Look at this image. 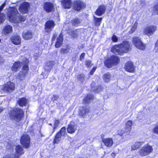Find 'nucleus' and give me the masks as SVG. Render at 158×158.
Masks as SVG:
<instances>
[{
  "instance_id": "1",
  "label": "nucleus",
  "mask_w": 158,
  "mask_h": 158,
  "mask_svg": "<svg viewBox=\"0 0 158 158\" xmlns=\"http://www.w3.org/2000/svg\"><path fill=\"white\" fill-rule=\"evenodd\" d=\"M7 16L11 22L14 23H19L25 20V18L22 16L16 8L14 7L9 8L7 13Z\"/></svg>"
},
{
  "instance_id": "2",
  "label": "nucleus",
  "mask_w": 158,
  "mask_h": 158,
  "mask_svg": "<svg viewBox=\"0 0 158 158\" xmlns=\"http://www.w3.org/2000/svg\"><path fill=\"white\" fill-rule=\"evenodd\" d=\"M29 63V60L27 59H24L23 63L20 62H15L12 66L11 70L12 71L17 72L19 69L20 68L21 65H23L22 71L20 72L19 74V77H22L25 76L29 70L28 64Z\"/></svg>"
},
{
  "instance_id": "3",
  "label": "nucleus",
  "mask_w": 158,
  "mask_h": 158,
  "mask_svg": "<svg viewBox=\"0 0 158 158\" xmlns=\"http://www.w3.org/2000/svg\"><path fill=\"white\" fill-rule=\"evenodd\" d=\"M24 112L23 110L19 108H16L12 110L10 115L14 120L16 122L19 121L23 117Z\"/></svg>"
},
{
  "instance_id": "4",
  "label": "nucleus",
  "mask_w": 158,
  "mask_h": 158,
  "mask_svg": "<svg viewBox=\"0 0 158 158\" xmlns=\"http://www.w3.org/2000/svg\"><path fill=\"white\" fill-rule=\"evenodd\" d=\"M153 151L152 147L149 145H146L144 146L139 150V154L141 156H147L152 152Z\"/></svg>"
},
{
  "instance_id": "5",
  "label": "nucleus",
  "mask_w": 158,
  "mask_h": 158,
  "mask_svg": "<svg viewBox=\"0 0 158 158\" xmlns=\"http://www.w3.org/2000/svg\"><path fill=\"white\" fill-rule=\"evenodd\" d=\"M67 135L65 127H63L55 136L53 141V143H59L62 137H65Z\"/></svg>"
},
{
  "instance_id": "6",
  "label": "nucleus",
  "mask_w": 158,
  "mask_h": 158,
  "mask_svg": "<svg viewBox=\"0 0 158 158\" xmlns=\"http://www.w3.org/2000/svg\"><path fill=\"white\" fill-rule=\"evenodd\" d=\"M72 8L74 10L80 12L85 7V4L81 1H75L72 3Z\"/></svg>"
},
{
  "instance_id": "7",
  "label": "nucleus",
  "mask_w": 158,
  "mask_h": 158,
  "mask_svg": "<svg viewBox=\"0 0 158 158\" xmlns=\"http://www.w3.org/2000/svg\"><path fill=\"white\" fill-rule=\"evenodd\" d=\"M119 60L118 57L115 56H112L109 59L105 62V64L108 67L110 68L112 65H117Z\"/></svg>"
},
{
  "instance_id": "8",
  "label": "nucleus",
  "mask_w": 158,
  "mask_h": 158,
  "mask_svg": "<svg viewBox=\"0 0 158 158\" xmlns=\"http://www.w3.org/2000/svg\"><path fill=\"white\" fill-rule=\"evenodd\" d=\"M20 143L23 147L25 148H28L30 145V138L27 134L23 135L21 137Z\"/></svg>"
},
{
  "instance_id": "9",
  "label": "nucleus",
  "mask_w": 158,
  "mask_h": 158,
  "mask_svg": "<svg viewBox=\"0 0 158 158\" xmlns=\"http://www.w3.org/2000/svg\"><path fill=\"white\" fill-rule=\"evenodd\" d=\"M120 45L123 53H127L131 49V44L130 42L128 41H123Z\"/></svg>"
},
{
  "instance_id": "10",
  "label": "nucleus",
  "mask_w": 158,
  "mask_h": 158,
  "mask_svg": "<svg viewBox=\"0 0 158 158\" xmlns=\"http://www.w3.org/2000/svg\"><path fill=\"white\" fill-rule=\"evenodd\" d=\"M55 26V23L52 20H49L47 21L45 24L44 29L45 32L50 33L53 29Z\"/></svg>"
},
{
  "instance_id": "11",
  "label": "nucleus",
  "mask_w": 158,
  "mask_h": 158,
  "mask_svg": "<svg viewBox=\"0 0 158 158\" xmlns=\"http://www.w3.org/2000/svg\"><path fill=\"white\" fill-rule=\"evenodd\" d=\"M43 7L45 11L47 13L53 12L55 9L54 5L50 2H46L44 4Z\"/></svg>"
},
{
  "instance_id": "12",
  "label": "nucleus",
  "mask_w": 158,
  "mask_h": 158,
  "mask_svg": "<svg viewBox=\"0 0 158 158\" xmlns=\"http://www.w3.org/2000/svg\"><path fill=\"white\" fill-rule=\"evenodd\" d=\"M157 27L156 26L151 25L147 27L144 29L145 34L148 36L153 34L156 31Z\"/></svg>"
},
{
  "instance_id": "13",
  "label": "nucleus",
  "mask_w": 158,
  "mask_h": 158,
  "mask_svg": "<svg viewBox=\"0 0 158 158\" xmlns=\"http://www.w3.org/2000/svg\"><path fill=\"white\" fill-rule=\"evenodd\" d=\"M15 89V85L14 83L10 82H8L3 87V90L6 92H11Z\"/></svg>"
},
{
  "instance_id": "14",
  "label": "nucleus",
  "mask_w": 158,
  "mask_h": 158,
  "mask_svg": "<svg viewBox=\"0 0 158 158\" xmlns=\"http://www.w3.org/2000/svg\"><path fill=\"white\" fill-rule=\"evenodd\" d=\"M111 51L116 54L122 55L123 54L120 44L115 45L113 46L111 49Z\"/></svg>"
},
{
  "instance_id": "15",
  "label": "nucleus",
  "mask_w": 158,
  "mask_h": 158,
  "mask_svg": "<svg viewBox=\"0 0 158 158\" xmlns=\"http://www.w3.org/2000/svg\"><path fill=\"white\" fill-rule=\"evenodd\" d=\"M29 3L27 2H25L20 6L19 9V11L23 13H26L28 10L29 6Z\"/></svg>"
},
{
  "instance_id": "16",
  "label": "nucleus",
  "mask_w": 158,
  "mask_h": 158,
  "mask_svg": "<svg viewBox=\"0 0 158 158\" xmlns=\"http://www.w3.org/2000/svg\"><path fill=\"white\" fill-rule=\"evenodd\" d=\"M125 69L126 70L132 73L134 71V66L131 61H128L125 64Z\"/></svg>"
},
{
  "instance_id": "17",
  "label": "nucleus",
  "mask_w": 158,
  "mask_h": 158,
  "mask_svg": "<svg viewBox=\"0 0 158 158\" xmlns=\"http://www.w3.org/2000/svg\"><path fill=\"white\" fill-rule=\"evenodd\" d=\"M89 111V108L86 106L80 108L79 114L80 116L84 117L87 114Z\"/></svg>"
},
{
  "instance_id": "18",
  "label": "nucleus",
  "mask_w": 158,
  "mask_h": 158,
  "mask_svg": "<svg viewBox=\"0 0 158 158\" xmlns=\"http://www.w3.org/2000/svg\"><path fill=\"white\" fill-rule=\"evenodd\" d=\"M16 154L14 155L15 158H18L20 155L23 153V149L19 145L17 146L15 148Z\"/></svg>"
},
{
  "instance_id": "19",
  "label": "nucleus",
  "mask_w": 158,
  "mask_h": 158,
  "mask_svg": "<svg viewBox=\"0 0 158 158\" xmlns=\"http://www.w3.org/2000/svg\"><path fill=\"white\" fill-rule=\"evenodd\" d=\"M63 34L61 33L57 38V41L55 44L56 48H59L62 45L63 43Z\"/></svg>"
},
{
  "instance_id": "20",
  "label": "nucleus",
  "mask_w": 158,
  "mask_h": 158,
  "mask_svg": "<svg viewBox=\"0 0 158 158\" xmlns=\"http://www.w3.org/2000/svg\"><path fill=\"white\" fill-rule=\"evenodd\" d=\"M106 10V7L105 6H100L96 10V14L99 16H101L104 13Z\"/></svg>"
},
{
  "instance_id": "21",
  "label": "nucleus",
  "mask_w": 158,
  "mask_h": 158,
  "mask_svg": "<svg viewBox=\"0 0 158 158\" xmlns=\"http://www.w3.org/2000/svg\"><path fill=\"white\" fill-rule=\"evenodd\" d=\"M102 140L105 145L107 147H110L113 144V141L111 138H103L102 139Z\"/></svg>"
},
{
  "instance_id": "22",
  "label": "nucleus",
  "mask_w": 158,
  "mask_h": 158,
  "mask_svg": "<svg viewBox=\"0 0 158 158\" xmlns=\"http://www.w3.org/2000/svg\"><path fill=\"white\" fill-rule=\"evenodd\" d=\"M12 30V26L9 25H7L3 28L2 33L4 35H6L11 32Z\"/></svg>"
},
{
  "instance_id": "23",
  "label": "nucleus",
  "mask_w": 158,
  "mask_h": 158,
  "mask_svg": "<svg viewBox=\"0 0 158 158\" xmlns=\"http://www.w3.org/2000/svg\"><path fill=\"white\" fill-rule=\"evenodd\" d=\"M54 64V62L53 61H48L47 62L44 68L45 70L49 72L52 69V66Z\"/></svg>"
},
{
  "instance_id": "24",
  "label": "nucleus",
  "mask_w": 158,
  "mask_h": 158,
  "mask_svg": "<svg viewBox=\"0 0 158 158\" xmlns=\"http://www.w3.org/2000/svg\"><path fill=\"white\" fill-rule=\"evenodd\" d=\"M21 38L20 37L17 35H14L11 39L12 42L14 44L17 45L20 44L21 43Z\"/></svg>"
},
{
  "instance_id": "25",
  "label": "nucleus",
  "mask_w": 158,
  "mask_h": 158,
  "mask_svg": "<svg viewBox=\"0 0 158 158\" xmlns=\"http://www.w3.org/2000/svg\"><path fill=\"white\" fill-rule=\"evenodd\" d=\"M77 125L76 123L71 122L70 124V133H74L77 130Z\"/></svg>"
},
{
  "instance_id": "26",
  "label": "nucleus",
  "mask_w": 158,
  "mask_h": 158,
  "mask_svg": "<svg viewBox=\"0 0 158 158\" xmlns=\"http://www.w3.org/2000/svg\"><path fill=\"white\" fill-rule=\"evenodd\" d=\"M132 125V122L131 120L128 121L126 123L125 130L126 131L127 134H130Z\"/></svg>"
},
{
  "instance_id": "27",
  "label": "nucleus",
  "mask_w": 158,
  "mask_h": 158,
  "mask_svg": "<svg viewBox=\"0 0 158 158\" xmlns=\"http://www.w3.org/2000/svg\"><path fill=\"white\" fill-rule=\"evenodd\" d=\"M32 33L31 31H27L23 34V38L25 40H29L31 39L33 36Z\"/></svg>"
},
{
  "instance_id": "28",
  "label": "nucleus",
  "mask_w": 158,
  "mask_h": 158,
  "mask_svg": "<svg viewBox=\"0 0 158 158\" xmlns=\"http://www.w3.org/2000/svg\"><path fill=\"white\" fill-rule=\"evenodd\" d=\"M72 25L75 26H78L81 22V20L79 19L76 18L71 20Z\"/></svg>"
},
{
  "instance_id": "29",
  "label": "nucleus",
  "mask_w": 158,
  "mask_h": 158,
  "mask_svg": "<svg viewBox=\"0 0 158 158\" xmlns=\"http://www.w3.org/2000/svg\"><path fill=\"white\" fill-rule=\"evenodd\" d=\"M141 41V38L139 37L135 36L132 39V42L135 47L137 46L138 45Z\"/></svg>"
},
{
  "instance_id": "30",
  "label": "nucleus",
  "mask_w": 158,
  "mask_h": 158,
  "mask_svg": "<svg viewBox=\"0 0 158 158\" xmlns=\"http://www.w3.org/2000/svg\"><path fill=\"white\" fill-rule=\"evenodd\" d=\"M94 98L93 95L91 94H88L84 98L83 101L85 103H88L90 102Z\"/></svg>"
},
{
  "instance_id": "31",
  "label": "nucleus",
  "mask_w": 158,
  "mask_h": 158,
  "mask_svg": "<svg viewBox=\"0 0 158 158\" xmlns=\"http://www.w3.org/2000/svg\"><path fill=\"white\" fill-rule=\"evenodd\" d=\"M102 78L105 82H109L110 80L111 75L109 73H107L104 74Z\"/></svg>"
},
{
  "instance_id": "32",
  "label": "nucleus",
  "mask_w": 158,
  "mask_h": 158,
  "mask_svg": "<svg viewBox=\"0 0 158 158\" xmlns=\"http://www.w3.org/2000/svg\"><path fill=\"white\" fill-rule=\"evenodd\" d=\"M77 78L78 82L82 83L85 80V76L83 74L81 73L77 76Z\"/></svg>"
},
{
  "instance_id": "33",
  "label": "nucleus",
  "mask_w": 158,
  "mask_h": 158,
  "mask_svg": "<svg viewBox=\"0 0 158 158\" xmlns=\"http://www.w3.org/2000/svg\"><path fill=\"white\" fill-rule=\"evenodd\" d=\"M27 100L24 98H20L18 102L19 105L21 106H25L27 103Z\"/></svg>"
},
{
  "instance_id": "34",
  "label": "nucleus",
  "mask_w": 158,
  "mask_h": 158,
  "mask_svg": "<svg viewBox=\"0 0 158 158\" xmlns=\"http://www.w3.org/2000/svg\"><path fill=\"white\" fill-rule=\"evenodd\" d=\"M135 47L138 49L144 51L146 49V45L141 41L140 42V43L137 46Z\"/></svg>"
},
{
  "instance_id": "35",
  "label": "nucleus",
  "mask_w": 158,
  "mask_h": 158,
  "mask_svg": "<svg viewBox=\"0 0 158 158\" xmlns=\"http://www.w3.org/2000/svg\"><path fill=\"white\" fill-rule=\"evenodd\" d=\"M94 84L95 83L94 82H93L91 84V85L92 88V90H95L97 93H98L100 91L102 90V87L101 85L98 86L97 87L96 89H95L94 87Z\"/></svg>"
},
{
  "instance_id": "36",
  "label": "nucleus",
  "mask_w": 158,
  "mask_h": 158,
  "mask_svg": "<svg viewBox=\"0 0 158 158\" xmlns=\"http://www.w3.org/2000/svg\"><path fill=\"white\" fill-rule=\"evenodd\" d=\"M62 3L65 8H69V0H63Z\"/></svg>"
},
{
  "instance_id": "37",
  "label": "nucleus",
  "mask_w": 158,
  "mask_h": 158,
  "mask_svg": "<svg viewBox=\"0 0 158 158\" xmlns=\"http://www.w3.org/2000/svg\"><path fill=\"white\" fill-rule=\"evenodd\" d=\"M142 144L141 142L136 143L131 147V149L133 150H136L138 149Z\"/></svg>"
},
{
  "instance_id": "38",
  "label": "nucleus",
  "mask_w": 158,
  "mask_h": 158,
  "mask_svg": "<svg viewBox=\"0 0 158 158\" xmlns=\"http://www.w3.org/2000/svg\"><path fill=\"white\" fill-rule=\"evenodd\" d=\"M117 134L120 135L121 136L123 135L126 136V135H128L129 134H127L126 131H123V130H119L117 131Z\"/></svg>"
},
{
  "instance_id": "39",
  "label": "nucleus",
  "mask_w": 158,
  "mask_h": 158,
  "mask_svg": "<svg viewBox=\"0 0 158 158\" xmlns=\"http://www.w3.org/2000/svg\"><path fill=\"white\" fill-rule=\"evenodd\" d=\"M102 19V18H95V24L96 26L100 25Z\"/></svg>"
},
{
  "instance_id": "40",
  "label": "nucleus",
  "mask_w": 158,
  "mask_h": 158,
  "mask_svg": "<svg viewBox=\"0 0 158 158\" xmlns=\"http://www.w3.org/2000/svg\"><path fill=\"white\" fill-rule=\"evenodd\" d=\"M152 10L154 14H158V3L156 4L152 8Z\"/></svg>"
},
{
  "instance_id": "41",
  "label": "nucleus",
  "mask_w": 158,
  "mask_h": 158,
  "mask_svg": "<svg viewBox=\"0 0 158 158\" xmlns=\"http://www.w3.org/2000/svg\"><path fill=\"white\" fill-rule=\"evenodd\" d=\"M85 64L88 68H90L93 64L92 62L89 60H86L85 62Z\"/></svg>"
},
{
  "instance_id": "42",
  "label": "nucleus",
  "mask_w": 158,
  "mask_h": 158,
  "mask_svg": "<svg viewBox=\"0 0 158 158\" xmlns=\"http://www.w3.org/2000/svg\"><path fill=\"white\" fill-rule=\"evenodd\" d=\"M78 33L77 31H74L72 32L71 35L73 38L77 37Z\"/></svg>"
},
{
  "instance_id": "43",
  "label": "nucleus",
  "mask_w": 158,
  "mask_h": 158,
  "mask_svg": "<svg viewBox=\"0 0 158 158\" xmlns=\"http://www.w3.org/2000/svg\"><path fill=\"white\" fill-rule=\"evenodd\" d=\"M137 23L136 22L132 26L131 29V31L130 32L131 33H132L135 31L137 27Z\"/></svg>"
},
{
  "instance_id": "44",
  "label": "nucleus",
  "mask_w": 158,
  "mask_h": 158,
  "mask_svg": "<svg viewBox=\"0 0 158 158\" xmlns=\"http://www.w3.org/2000/svg\"><path fill=\"white\" fill-rule=\"evenodd\" d=\"M68 52V48H62L60 50V53H61L63 54H65L67 53Z\"/></svg>"
},
{
  "instance_id": "45",
  "label": "nucleus",
  "mask_w": 158,
  "mask_h": 158,
  "mask_svg": "<svg viewBox=\"0 0 158 158\" xmlns=\"http://www.w3.org/2000/svg\"><path fill=\"white\" fill-rule=\"evenodd\" d=\"M59 123H60V121L58 120H56L55 121V122L54 124V127H53V130H54L53 132H54L55 129H56L57 127L58 126Z\"/></svg>"
},
{
  "instance_id": "46",
  "label": "nucleus",
  "mask_w": 158,
  "mask_h": 158,
  "mask_svg": "<svg viewBox=\"0 0 158 158\" xmlns=\"http://www.w3.org/2000/svg\"><path fill=\"white\" fill-rule=\"evenodd\" d=\"M112 39L114 42H117L118 41V38L115 35H113L112 37Z\"/></svg>"
},
{
  "instance_id": "47",
  "label": "nucleus",
  "mask_w": 158,
  "mask_h": 158,
  "mask_svg": "<svg viewBox=\"0 0 158 158\" xmlns=\"http://www.w3.org/2000/svg\"><path fill=\"white\" fill-rule=\"evenodd\" d=\"M153 132L158 135V125L157 126L153 129Z\"/></svg>"
},
{
  "instance_id": "48",
  "label": "nucleus",
  "mask_w": 158,
  "mask_h": 158,
  "mask_svg": "<svg viewBox=\"0 0 158 158\" xmlns=\"http://www.w3.org/2000/svg\"><path fill=\"white\" fill-rule=\"evenodd\" d=\"M57 35V34H56V33H54L53 34L52 39V41H54L55 39H56V37Z\"/></svg>"
},
{
  "instance_id": "49",
  "label": "nucleus",
  "mask_w": 158,
  "mask_h": 158,
  "mask_svg": "<svg viewBox=\"0 0 158 158\" xmlns=\"http://www.w3.org/2000/svg\"><path fill=\"white\" fill-rule=\"evenodd\" d=\"M85 56V53H82L81 55L80 60L81 61H82L84 59Z\"/></svg>"
},
{
  "instance_id": "50",
  "label": "nucleus",
  "mask_w": 158,
  "mask_h": 158,
  "mask_svg": "<svg viewBox=\"0 0 158 158\" xmlns=\"http://www.w3.org/2000/svg\"><path fill=\"white\" fill-rule=\"evenodd\" d=\"M96 69V67L93 68L92 70H91V71L90 72V75H92L94 74V72L95 71Z\"/></svg>"
},
{
  "instance_id": "51",
  "label": "nucleus",
  "mask_w": 158,
  "mask_h": 158,
  "mask_svg": "<svg viewBox=\"0 0 158 158\" xmlns=\"http://www.w3.org/2000/svg\"><path fill=\"white\" fill-rule=\"evenodd\" d=\"M154 50L156 52H158V44H155Z\"/></svg>"
},
{
  "instance_id": "52",
  "label": "nucleus",
  "mask_w": 158,
  "mask_h": 158,
  "mask_svg": "<svg viewBox=\"0 0 158 158\" xmlns=\"http://www.w3.org/2000/svg\"><path fill=\"white\" fill-rule=\"evenodd\" d=\"M59 97L58 95H53V98L52 99V100H53V101H54L56 100V99L58 98Z\"/></svg>"
},
{
  "instance_id": "53",
  "label": "nucleus",
  "mask_w": 158,
  "mask_h": 158,
  "mask_svg": "<svg viewBox=\"0 0 158 158\" xmlns=\"http://www.w3.org/2000/svg\"><path fill=\"white\" fill-rule=\"evenodd\" d=\"M3 108L2 107H0V113L3 110Z\"/></svg>"
},
{
  "instance_id": "54",
  "label": "nucleus",
  "mask_w": 158,
  "mask_h": 158,
  "mask_svg": "<svg viewBox=\"0 0 158 158\" xmlns=\"http://www.w3.org/2000/svg\"><path fill=\"white\" fill-rule=\"evenodd\" d=\"M69 125H68V127L67 128V132L68 133H69Z\"/></svg>"
},
{
  "instance_id": "55",
  "label": "nucleus",
  "mask_w": 158,
  "mask_h": 158,
  "mask_svg": "<svg viewBox=\"0 0 158 158\" xmlns=\"http://www.w3.org/2000/svg\"><path fill=\"white\" fill-rule=\"evenodd\" d=\"M69 2H70V4H71V0H70Z\"/></svg>"
},
{
  "instance_id": "56",
  "label": "nucleus",
  "mask_w": 158,
  "mask_h": 158,
  "mask_svg": "<svg viewBox=\"0 0 158 158\" xmlns=\"http://www.w3.org/2000/svg\"><path fill=\"white\" fill-rule=\"evenodd\" d=\"M156 44H158V40H157V42H156Z\"/></svg>"
},
{
  "instance_id": "57",
  "label": "nucleus",
  "mask_w": 158,
  "mask_h": 158,
  "mask_svg": "<svg viewBox=\"0 0 158 158\" xmlns=\"http://www.w3.org/2000/svg\"><path fill=\"white\" fill-rule=\"evenodd\" d=\"M50 125H51V126H52V124H49Z\"/></svg>"
},
{
  "instance_id": "58",
  "label": "nucleus",
  "mask_w": 158,
  "mask_h": 158,
  "mask_svg": "<svg viewBox=\"0 0 158 158\" xmlns=\"http://www.w3.org/2000/svg\"><path fill=\"white\" fill-rule=\"evenodd\" d=\"M157 90L158 91V88L157 89Z\"/></svg>"
}]
</instances>
